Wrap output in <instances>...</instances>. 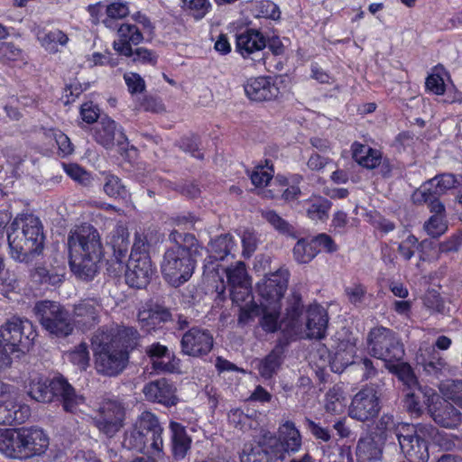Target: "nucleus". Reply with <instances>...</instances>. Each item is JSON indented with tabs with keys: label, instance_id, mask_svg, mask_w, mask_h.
<instances>
[{
	"label": "nucleus",
	"instance_id": "obj_1",
	"mask_svg": "<svg viewBox=\"0 0 462 462\" xmlns=\"http://www.w3.org/2000/svg\"><path fill=\"white\" fill-rule=\"evenodd\" d=\"M139 341L138 331L132 327H101L92 336L95 367L98 374L116 376L126 367L129 350Z\"/></svg>",
	"mask_w": 462,
	"mask_h": 462
},
{
	"label": "nucleus",
	"instance_id": "obj_2",
	"mask_svg": "<svg viewBox=\"0 0 462 462\" xmlns=\"http://www.w3.org/2000/svg\"><path fill=\"white\" fill-rule=\"evenodd\" d=\"M68 246L71 272L83 281L94 279L104 256L97 229L87 224L76 226L69 232Z\"/></svg>",
	"mask_w": 462,
	"mask_h": 462
},
{
	"label": "nucleus",
	"instance_id": "obj_3",
	"mask_svg": "<svg viewBox=\"0 0 462 462\" xmlns=\"http://www.w3.org/2000/svg\"><path fill=\"white\" fill-rule=\"evenodd\" d=\"M170 237L176 245L167 249L161 264L165 281L173 287H179L188 282L193 274L196 259L200 247L197 239L190 234L172 232Z\"/></svg>",
	"mask_w": 462,
	"mask_h": 462
},
{
	"label": "nucleus",
	"instance_id": "obj_4",
	"mask_svg": "<svg viewBox=\"0 0 462 462\" xmlns=\"http://www.w3.org/2000/svg\"><path fill=\"white\" fill-rule=\"evenodd\" d=\"M283 326L290 337L320 339L326 336L328 317L326 310L319 305H310L303 321V303L300 292L293 291L288 298Z\"/></svg>",
	"mask_w": 462,
	"mask_h": 462
},
{
	"label": "nucleus",
	"instance_id": "obj_5",
	"mask_svg": "<svg viewBox=\"0 0 462 462\" xmlns=\"http://www.w3.org/2000/svg\"><path fill=\"white\" fill-rule=\"evenodd\" d=\"M28 394L33 400L41 402H49L56 396L60 399L64 411L70 413L81 411V406L85 404V398L78 394L68 381L61 376L54 377L50 382L42 378L32 380Z\"/></svg>",
	"mask_w": 462,
	"mask_h": 462
},
{
	"label": "nucleus",
	"instance_id": "obj_6",
	"mask_svg": "<svg viewBox=\"0 0 462 462\" xmlns=\"http://www.w3.org/2000/svg\"><path fill=\"white\" fill-rule=\"evenodd\" d=\"M437 433L438 430L430 424L402 423L397 430V439L409 461L427 462L429 441L434 439Z\"/></svg>",
	"mask_w": 462,
	"mask_h": 462
},
{
	"label": "nucleus",
	"instance_id": "obj_7",
	"mask_svg": "<svg viewBox=\"0 0 462 462\" xmlns=\"http://www.w3.org/2000/svg\"><path fill=\"white\" fill-rule=\"evenodd\" d=\"M35 337L32 323L18 316L11 317L0 327V338L10 355L28 350Z\"/></svg>",
	"mask_w": 462,
	"mask_h": 462
},
{
	"label": "nucleus",
	"instance_id": "obj_8",
	"mask_svg": "<svg viewBox=\"0 0 462 462\" xmlns=\"http://www.w3.org/2000/svg\"><path fill=\"white\" fill-rule=\"evenodd\" d=\"M370 355L386 363L401 361L404 348L396 333L384 327L372 328L367 336Z\"/></svg>",
	"mask_w": 462,
	"mask_h": 462
},
{
	"label": "nucleus",
	"instance_id": "obj_9",
	"mask_svg": "<svg viewBox=\"0 0 462 462\" xmlns=\"http://www.w3.org/2000/svg\"><path fill=\"white\" fill-rule=\"evenodd\" d=\"M35 311L45 330L58 337H64L73 331L69 312L58 302L44 300L36 304Z\"/></svg>",
	"mask_w": 462,
	"mask_h": 462
},
{
	"label": "nucleus",
	"instance_id": "obj_10",
	"mask_svg": "<svg viewBox=\"0 0 462 462\" xmlns=\"http://www.w3.org/2000/svg\"><path fill=\"white\" fill-rule=\"evenodd\" d=\"M381 396L378 384L365 385L354 395L348 409L349 416L362 422L374 419L381 410Z\"/></svg>",
	"mask_w": 462,
	"mask_h": 462
},
{
	"label": "nucleus",
	"instance_id": "obj_11",
	"mask_svg": "<svg viewBox=\"0 0 462 462\" xmlns=\"http://www.w3.org/2000/svg\"><path fill=\"white\" fill-rule=\"evenodd\" d=\"M267 439V447L277 458H284L286 452H298L302 444L300 430L294 422L286 420L278 429V437L264 435Z\"/></svg>",
	"mask_w": 462,
	"mask_h": 462
},
{
	"label": "nucleus",
	"instance_id": "obj_12",
	"mask_svg": "<svg viewBox=\"0 0 462 462\" xmlns=\"http://www.w3.org/2000/svg\"><path fill=\"white\" fill-rule=\"evenodd\" d=\"M125 409L116 400L103 401L93 418L95 426L106 436L114 437L123 427Z\"/></svg>",
	"mask_w": 462,
	"mask_h": 462
},
{
	"label": "nucleus",
	"instance_id": "obj_13",
	"mask_svg": "<svg viewBox=\"0 0 462 462\" xmlns=\"http://www.w3.org/2000/svg\"><path fill=\"white\" fill-rule=\"evenodd\" d=\"M49 438L38 428L17 430V459L25 460L43 455L49 447Z\"/></svg>",
	"mask_w": 462,
	"mask_h": 462
},
{
	"label": "nucleus",
	"instance_id": "obj_14",
	"mask_svg": "<svg viewBox=\"0 0 462 462\" xmlns=\"http://www.w3.org/2000/svg\"><path fill=\"white\" fill-rule=\"evenodd\" d=\"M24 236L42 251L44 245L43 227L39 217L32 214L17 216L7 230V240L20 242Z\"/></svg>",
	"mask_w": 462,
	"mask_h": 462
},
{
	"label": "nucleus",
	"instance_id": "obj_15",
	"mask_svg": "<svg viewBox=\"0 0 462 462\" xmlns=\"http://www.w3.org/2000/svg\"><path fill=\"white\" fill-rule=\"evenodd\" d=\"M290 273L287 269L280 268L271 273L257 283L261 303L282 304V300L288 287Z\"/></svg>",
	"mask_w": 462,
	"mask_h": 462
},
{
	"label": "nucleus",
	"instance_id": "obj_16",
	"mask_svg": "<svg viewBox=\"0 0 462 462\" xmlns=\"http://www.w3.org/2000/svg\"><path fill=\"white\" fill-rule=\"evenodd\" d=\"M213 343V337L208 330L192 328L181 337V353L193 357L206 356L211 351Z\"/></svg>",
	"mask_w": 462,
	"mask_h": 462
},
{
	"label": "nucleus",
	"instance_id": "obj_17",
	"mask_svg": "<svg viewBox=\"0 0 462 462\" xmlns=\"http://www.w3.org/2000/svg\"><path fill=\"white\" fill-rule=\"evenodd\" d=\"M102 310L103 306L98 300L84 299L74 305V323L82 331H88L100 322Z\"/></svg>",
	"mask_w": 462,
	"mask_h": 462
},
{
	"label": "nucleus",
	"instance_id": "obj_18",
	"mask_svg": "<svg viewBox=\"0 0 462 462\" xmlns=\"http://www.w3.org/2000/svg\"><path fill=\"white\" fill-rule=\"evenodd\" d=\"M154 268L151 257L129 258L125 270V282L134 288H144L151 281Z\"/></svg>",
	"mask_w": 462,
	"mask_h": 462
},
{
	"label": "nucleus",
	"instance_id": "obj_19",
	"mask_svg": "<svg viewBox=\"0 0 462 462\" xmlns=\"http://www.w3.org/2000/svg\"><path fill=\"white\" fill-rule=\"evenodd\" d=\"M95 140L106 149L115 145L125 147L127 143V137L122 127L109 117L101 118L95 127Z\"/></svg>",
	"mask_w": 462,
	"mask_h": 462
},
{
	"label": "nucleus",
	"instance_id": "obj_20",
	"mask_svg": "<svg viewBox=\"0 0 462 462\" xmlns=\"http://www.w3.org/2000/svg\"><path fill=\"white\" fill-rule=\"evenodd\" d=\"M230 297L233 303L240 308L239 323L246 324L259 315L260 308L254 301L251 291V282L230 289Z\"/></svg>",
	"mask_w": 462,
	"mask_h": 462
},
{
	"label": "nucleus",
	"instance_id": "obj_21",
	"mask_svg": "<svg viewBox=\"0 0 462 462\" xmlns=\"http://www.w3.org/2000/svg\"><path fill=\"white\" fill-rule=\"evenodd\" d=\"M9 399L0 402V424L13 425L25 422L31 416L28 405L17 402L18 393L14 388Z\"/></svg>",
	"mask_w": 462,
	"mask_h": 462
},
{
	"label": "nucleus",
	"instance_id": "obj_22",
	"mask_svg": "<svg viewBox=\"0 0 462 462\" xmlns=\"http://www.w3.org/2000/svg\"><path fill=\"white\" fill-rule=\"evenodd\" d=\"M134 426L149 437V440H151L150 447L153 454H159L162 451V428L153 413L147 411H143L137 418Z\"/></svg>",
	"mask_w": 462,
	"mask_h": 462
},
{
	"label": "nucleus",
	"instance_id": "obj_23",
	"mask_svg": "<svg viewBox=\"0 0 462 462\" xmlns=\"http://www.w3.org/2000/svg\"><path fill=\"white\" fill-rule=\"evenodd\" d=\"M437 401L429 408L432 420L440 427L457 429L462 423V412L450 402Z\"/></svg>",
	"mask_w": 462,
	"mask_h": 462
},
{
	"label": "nucleus",
	"instance_id": "obj_24",
	"mask_svg": "<svg viewBox=\"0 0 462 462\" xmlns=\"http://www.w3.org/2000/svg\"><path fill=\"white\" fill-rule=\"evenodd\" d=\"M246 97L255 102L269 101L278 97L280 90L270 78L249 79L244 86Z\"/></svg>",
	"mask_w": 462,
	"mask_h": 462
},
{
	"label": "nucleus",
	"instance_id": "obj_25",
	"mask_svg": "<svg viewBox=\"0 0 462 462\" xmlns=\"http://www.w3.org/2000/svg\"><path fill=\"white\" fill-rule=\"evenodd\" d=\"M143 41V35L134 24L123 23L117 29V39L113 42L114 50L125 57H132V45H138Z\"/></svg>",
	"mask_w": 462,
	"mask_h": 462
},
{
	"label": "nucleus",
	"instance_id": "obj_26",
	"mask_svg": "<svg viewBox=\"0 0 462 462\" xmlns=\"http://www.w3.org/2000/svg\"><path fill=\"white\" fill-rule=\"evenodd\" d=\"M266 47V38L255 29H247L236 35V51L245 58L254 60L253 55L258 54Z\"/></svg>",
	"mask_w": 462,
	"mask_h": 462
},
{
	"label": "nucleus",
	"instance_id": "obj_27",
	"mask_svg": "<svg viewBox=\"0 0 462 462\" xmlns=\"http://www.w3.org/2000/svg\"><path fill=\"white\" fill-rule=\"evenodd\" d=\"M174 386L166 379L162 378L144 385L143 393L148 401L173 406L177 403Z\"/></svg>",
	"mask_w": 462,
	"mask_h": 462
},
{
	"label": "nucleus",
	"instance_id": "obj_28",
	"mask_svg": "<svg viewBox=\"0 0 462 462\" xmlns=\"http://www.w3.org/2000/svg\"><path fill=\"white\" fill-rule=\"evenodd\" d=\"M439 400L436 391L428 386H418L409 390L405 395V407L411 415L419 416L423 411V405L429 409Z\"/></svg>",
	"mask_w": 462,
	"mask_h": 462
},
{
	"label": "nucleus",
	"instance_id": "obj_29",
	"mask_svg": "<svg viewBox=\"0 0 462 462\" xmlns=\"http://www.w3.org/2000/svg\"><path fill=\"white\" fill-rule=\"evenodd\" d=\"M258 306L260 308V313L257 317L261 316L259 324L265 332L273 333L281 329L289 336V331L282 324L284 317L280 319L282 304L261 303Z\"/></svg>",
	"mask_w": 462,
	"mask_h": 462
},
{
	"label": "nucleus",
	"instance_id": "obj_30",
	"mask_svg": "<svg viewBox=\"0 0 462 462\" xmlns=\"http://www.w3.org/2000/svg\"><path fill=\"white\" fill-rule=\"evenodd\" d=\"M286 345V340L279 339L273 350L259 361L257 367L259 374L263 378L270 379L277 374L283 361V354Z\"/></svg>",
	"mask_w": 462,
	"mask_h": 462
},
{
	"label": "nucleus",
	"instance_id": "obj_31",
	"mask_svg": "<svg viewBox=\"0 0 462 462\" xmlns=\"http://www.w3.org/2000/svg\"><path fill=\"white\" fill-rule=\"evenodd\" d=\"M106 244L113 250V257L123 263L128 253L129 232L126 226L117 224L106 237Z\"/></svg>",
	"mask_w": 462,
	"mask_h": 462
},
{
	"label": "nucleus",
	"instance_id": "obj_32",
	"mask_svg": "<svg viewBox=\"0 0 462 462\" xmlns=\"http://www.w3.org/2000/svg\"><path fill=\"white\" fill-rule=\"evenodd\" d=\"M306 216L314 222H325L328 218V212L332 207L329 199L321 196H311L300 202Z\"/></svg>",
	"mask_w": 462,
	"mask_h": 462
},
{
	"label": "nucleus",
	"instance_id": "obj_33",
	"mask_svg": "<svg viewBox=\"0 0 462 462\" xmlns=\"http://www.w3.org/2000/svg\"><path fill=\"white\" fill-rule=\"evenodd\" d=\"M171 449L175 459H183L190 449L191 439L185 427L179 422L171 421Z\"/></svg>",
	"mask_w": 462,
	"mask_h": 462
},
{
	"label": "nucleus",
	"instance_id": "obj_34",
	"mask_svg": "<svg viewBox=\"0 0 462 462\" xmlns=\"http://www.w3.org/2000/svg\"><path fill=\"white\" fill-rule=\"evenodd\" d=\"M8 241L9 254L12 259L19 263H30L36 254L42 253V250L35 245L32 240L23 236L21 241Z\"/></svg>",
	"mask_w": 462,
	"mask_h": 462
},
{
	"label": "nucleus",
	"instance_id": "obj_35",
	"mask_svg": "<svg viewBox=\"0 0 462 462\" xmlns=\"http://www.w3.org/2000/svg\"><path fill=\"white\" fill-rule=\"evenodd\" d=\"M353 158L362 167L372 170L382 162V152L366 144L354 143Z\"/></svg>",
	"mask_w": 462,
	"mask_h": 462
},
{
	"label": "nucleus",
	"instance_id": "obj_36",
	"mask_svg": "<svg viewBox=\"0 0 462 462\" xmlns=\"http://www.w3.org/2000/svg\"><path fill=\"white\" fill-rule=\"evenodd\" d=\"M236 244L234 237L229 234L221 235L211 241L209 245V260L207 262L206 266L208 263H212L213 261H221L227 256Z\"/></svg>",
	"mask_w": 462,
	"mask_h": 462
},
{
	"label": "nucleus",
	"instance_id": "obj_37",
	"mask_svg": "<svg viewBox=\"0 0 462 462\" xmlns=\"http://www.w3.org/2000/svg\"><path fill=\"white\" fill-rule=\"evenodd\" d=\"M37 39L42 47L50 53L58 52L59 46L64 47L69 42L68 35L60 29L40 32Z\"/></svg>",
	"mask_w": 462,
	"mask_h": 462
},
{
	"label": "nucleus",
	"instance_id": "obj_38",
	"mask_svg": "<svg viewBox=\"0 0 462 462\" xmlns=\"http://www.w3.org/2000/svg\"><path fill=\"white\" fill-rule=\"evenodd\" d=\"M347 404L345 392L340 385H334L325 396V410L332 415L342 414Z\"/></svg>",
	"mask_w": 462,
	"mask_h": 462
},
{
	"label": "nucleus",
	"instance_id": "obj_39",
	"mask_svg": "<svg viewBox=\"0 0 462 462\" xmlns=\"http://www.w3.org/2000/svg\"><path fill=\"white\" fill-rule=\"evenodd\" d=\"M171 318L170 310L166 308L156 306L148 310L140 311L138 320L147 330L153 328L155 325L167 322Z\"/></svg>",
	"mask_w": 462,
	"mask_h": 462
},
{
	"label": "nucleus",
	"instance_id": "obj_40",
	"mask_svg": "<svg viewBox=\"0 0 462 462\" xmlns=\"http://www.w3.org/2000/svg\"><path fill=\"white\" fill-rule=\"evenodd\" d=\"M428 358H422L419 364L422 366L423 371L430 376L438 378L448 371L447 362L439 356V353L431 348Z\"/></svg>",
	"mask_w": 462,
	"mask_h": 462
},
{
	"label": "nucleus",
	"instance_id": "obj_41",
	"mask_svg": "<svg viewBox=\"0 0 462 462\" xmlns=\"http://www.w3.org/2000/svg\"><path fill=\"white\" fill-rule=\"evenodd\" d=\"M445 402H451L462 409V379H447L439 386Z\"/></svg>",
	"mask_w": 462,
	"mask_h": 462
},
{
	"label": "nucleus",
	"instance_id": "obj_42",
	"mask_svg": "<svg viewBox=\"0 0 462 462\" xmlns=\"http://www.w3.org/2000/svg\"><path fill=\"white\" fill-rule=\"evenodd\" d=\"M149 437L134 425V428L125 433L124 445L138 452H152L150 447Z\"/></svg>",
	"mask_w": 462,
	"mask_h": 462
},
{
	"label": "nucleus",
	"instance_id": "obj_43",
	"mask_svg": "<svg viewBox=\"0 0 462 462\" xmlns=\"http://www.w3.org/2000/svg\"><path fill=\"white\" fill-rule=\"evenodd\" d=\"M381 453V448L372 438L367 437L359 439L356 446V457L360 462L378 459Z\"/></svg>",
	"mask_w": 462,
	"mask_h": 462
},
{
	"label": "nucleus",
	"instance_id": "obj_44",
	"mask_svg": "<svg viewBox=\"0 0 462 462\" xmlns=\"http://www.w3.org/2000/svg\"><path fill=\"white\" fill-rule=\"evenodd\" d=\"M228 285L231 288L247 284L250 279L244 262L238 261L235 264H231L225 269Z\"/></svg>",
	"mask_w": 462,
	"mask_h": 462
},
{
	"label": "nucleus",
	"instance_id": "obj_45",
	"mask_svg": "<svg viewBox=\"0 0 462 462\" xmlns=\"http://www.w3.org/2000/svg\"><path fill=\"white\" fill-rule=\"evenodd\" d=\"M17 430L0 429V452L17 459Z\"/></svg>",
	"mask_w": 462,
	"mask_h": 462
},
{
	"label": "nucleus",
	"instance_id": "obj_46",
	"mask_svg": "<svg viewBox=\"0 0 462 462\" xmlns=\"http://www.w3.org/2000/svg\"><path fill=\"white\" fill-rule=\"evenodd\" d=\"M251 12L254 17L273 20L279 19L281 14L278 5L270 0H260L252 3Z\"/></svg>",
	"mask_w": 462,
	"mask_h": 462
},
{
	"label": "nucleus",
	"instance_id": "obj_47",
	"mask_svg": "<svg viewBox=\"0 0 462 462\" xmlns=\"http://www.w3.org/2000/svg\"><path fill=\"white\" fill-rule=\"evenodd\" d=\"M181 8L189 13L195 20L203 19L211 10L209 0H180Z\"/></svg>",
	"mask_w": 462,
	"mask_h": 462
},
{
	"label": "nucleus",
	"instance_id": "obj_48",
	"mask_svg": "<svg viewBox=\"0 0 462 462\" xmlns=\"http://www.w3.org/2000/svg\"><path fill=\"white\" fill-rule=\"evenodd\" d=\"M319 252L312 241L308 242L305 239H300L293 247V256L299 263H310Z\"/></svg>",
	"mask_w": 462,
	"mask_h": 462
},
{
	"label": "nucleus",
	"instance_id": "obj_49",
	"mask_svg": "<svg viewBox=\"0 0 462 462\" xmlns=\"http://www.w3.org/2000/svg\"><path fill=\"white\" fill-rule=\"evenodd\" d=\"M273 459H278L271 452L267 447V439L263 437L262 445L252 448L248 454H244L241 457L242 462H273Z\"/></svg>",
	"mask_w": 462,
	"mask_h": 462
},
{
	"label": "nucleus",
	"instance_id": "obj_50",
	"mask_svg": "<svg viewBox=\"0 0 462 462\" xmlns=\"http://www.w3.org/2000/svg\"><path fill=\"white\" fill-rule=\"evenodd\" d=\"M438 186L432 179L423 183V185L415 190L412 194V200L414 203L422 204L428 202L430 199H439L441 195Z\"/></svg>",
	"mask_w": 462,
	"mask_h": 462
},
{
	"label": "nucleus",
	"instance_id": "obj_51",
	"mask_svg": "<svg viewBox=\"0 0 462 462\" xmlns=\"http://www.w3.org/2000/svg\"><path fill=\"white\" fill-rule=\"evenodd\" d=\"M67 358L80 370H86L89 365V352L87 343L81 342L75 348L66 354Z\"/></svg>",
	"mask_w": 462,
	"mask_h": 462
},
{
	"label": "nucleus",
	"instance_id": "obj_52",
	"mask_svg": "<svg viewBox=\"0 0 462 462\" xmlns=\"http://www.w3.org/2000/svg\"><path fill=\"white\" fill-rule=\"evenodd\" d=\"M103 189L105 193L111 198H125L128 194L125 186L116 175H106L105 178Z\"/></svg>",
	"mask_w": 462,
	"mask_h": 462
},
{
	"label": "nucleus",
	"instance_id": "obj_53",
	"mask_svg": "<svg viewBox=\"0 0 462 462\" xmlns=\"http://www.w3.org/2000/svg\"><path fill=\"white\" fill-rule=\"evenodd\" d=\"M106 13L107 17L103 20V23L112 28L114 19H123L129 14V7L126 3L115 2L106 6Z\"/></svg>",
	"mask_w": 462,
	"mask_h": 462
},
{
	"label": "nucleus",
	"instance_id": "obj_54",
	"mask_svg": "<svg viewBox=\"0 0 462 462\" xmlns=\"http://www.w3.org/2000/svg\"><path fill=\"white\" fill-rule=\"evenodd\" d=\"M274 173L273 164L266 161L265 165H258L251 174L252 183L256 187L267 185Z\"/></svg>",
	"mask_w": 462,
	"mask_h": 462
},
{
	"label": "nucleus",
	"instance_id": "obj_55",
	"mask_svg": "<svg viewBox=\"0 0 462 462\" xmlns=\"http://www.w3.org/2000/svg\"><path fill=\"white\" fill-rule=\"evenodd\" d=\"M403 422H396L391 414H383L376 423V430L380 432L381 438L387 439L393 433L397 437V430Z\"/></svg>",
	"mask_w": 462,
	"mask_h": 462
},
{
	"label": "nucleus",
	"instance_id": "obj_56",
	"mask_svg": "<svg viewBox=\"0 0 462 462\" xmlns=\"http://www.w3.org/2000/svg\"><path fill=\"white\" fill-rule=\"evenodd\" d=\"M446 217L441 215H432L424 224V230L431 237H439L443 235L447 229Z\"/></svg>",
	"mask_w": 462,
	"mask_h": 462
},
{
	"label": "nucleus",
	"instance_id": "obj_57",
	"mask_svg": "<svg viewBox=\"0 0 462 462\" xmlns=\"http://www.w3.org/2000/svg\"><path fill=\"white\" fill-rule=\"evenodd\" d=\"M262 217L278 232L282 234H291L292 232L291 226L274 210H263L262 211Z\"/></svg>",
	"mask_w": 462,
	"mask_h": 462
},
{
	"label": "nucleus",
	"instance_id": "obj_58",
	"mask_svg": "<svg viewBox=\"0 0 462 462\" xmlns=\"http://www.w3.org/2000/svg\"><path fill=\"white\" fill-rule=\"evenodd\" d=\"M227 417L229 424L241 430H246L253 427L254 420L252 417L240 409H232Z\"/></svg>",
	"mask_w": 462,
	"mask_h": 462
},
{
	"label": "nucleus",
	"instance_id": "obj_59",
	"mask_svg": "<svg viewBox=\"0 0 462 462\" xmlns=\"http://www.w3.org/2000/svg\"><path fill=\"white\" fill-rule=\"evenodd\" d=\"M149 248L150 244L147 236L143 233L136 232L129 258H139V256L140 258L150 257Z\"/></svg>",
	"mask_w": 462,
	"mask_h": 462
},
{
	"label": "nucleus",
	"instance_id": "obj_60",
	"mask_svg": "<svg viewBox=\"0 0 462 462\" xmlns=\"http://www.w3.org/2000/svg\"><path fill=\"white\" fill-rule=\"evenodd\" d=\"M366 293V287L361 283H353L345 288L347 300L355 306H360L364 303Z\"/></svg>",
	"mask_w": 462,
	"mask_h": 462
},
{
	"label": "nucleus",
	"instance_id": "obj_61",
	"mask_svg": "<svg viewBox=\"0 0 462 462\" xmlns=\"http://www.w3.org/2000/svg\"><path fill=\"white\" fill-rule=\"evenodd\" d=\"M65 172L75 181L83 186H88L91 183V175L78 164H63Z\"/></svg>",
	"mask_w": 462,
	"mask_h": 462
},
{
	"label": "nucleus",
	"instance_id": "obj_62",
	"mask_svg": "<svg viewBox=\"0 0 462 462\" xmlns=\"http://www.w3.org/2000/svg\"><path fill=\"white\" fill-rule=\"evenodd\" d=\"M32 276L37 279L39 282L51 285H57L62 282L61 274H59L56 272H50L45 267L35 268Z\"/></svg>",
	"mask_w": 462,
	"mask_h": 462
},
{
	"label": "nucleus",
	"instance_id": "obj_63",
	"mask_svg": "<svg viewBox=\"0 0 462 462\" xmlns=\"http://www.w3.org/2000/svg\"><path fill=\"white\" fill-rule=\"evenodd\" d=\"M420 244L416 236L409 235L407 238L399 244L398 251L405 260H410L419 248Z\"/></svg>",
	"mask_w": 462,
	"mask_h": 462
},
{
	"label": "nucleus",
	"instance_id": "obj_64",
	"mask_svg": "<svg viewBox=\"0 0 462 462\" xmlns=\"http://www.w3.org/2000/svg\"><path fill=\"white\" fill-rule=\"evenodd\" d=\"M241 240L243 245V256L248 258L256 250L258 238L253 231L245 230L241 236Z\"/></svg>",
	"mask_w": 462,
	"mask_h": 462
}]
</instances>
